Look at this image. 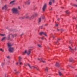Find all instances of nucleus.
<instances>
[{"label": "nucleus", "mask_w": 77, "mask_h": 77, "mask_svg": "<svg viewBox=\"0 0 77 77\" xmlns=\"http://www.w3.org/2000/svg\"><path fill=\"white\" fill-rule=\"evenodd\" d=\"M12 12L13 14H19V11L16 8H13L12 9Z\"/></svg>", "instance_id": "obj_1"}, {"label": "nucleus", "mask_w": 77, "mask_h": 77, "mask_svg": "<svg viewBox=\"0 0 77 77\" xmlns=\"http://www.w3.org/2000/svg\"><path fill=\"white\" fill-rule=\"evenodd\" d=\"M30 51H31V49H29L28 51H27L26 50L24 52H23V54H26V53L28 55H29L30 54Z\"/></svg>", "instance_id": "obj_2"}, {"label": "nucleus", "mask_w": 77, "mask_h": 77, "mask_svg": "<svg viewBox=\"0 0 77 77\" xmlns=\"http://www.w3.org/2000/svg\"><path fill=\"white\" fill-rule=\"evenodd\" d=\"M47 4L45 3L43 5L42 8V11H43V12H44V11H45V10L46 9V8H47Z\"/></svg>", "instance_id": "obj_3"}, {"label": "nucleus", "mask_w": 77, "mask_h": 77, "mask_svg": "<svg viewBox=\"0 0 77 77\" xmlns=\"http://www.w3.org/2000/svg\"><path fill=\"white\" fill-rule=\"evenodd\" d=\"M28 65L29 67V68H31V69H32L33 68H36V69L38 70H39V69L38 68H37L34 66H30V64L29 63H28Z\"/></svg>", "instance_id": "obj_4"}, {"label": "nucleus", "mask_w": 77, "mask_h": 77, "mask_svg": "<svg viewBox=\"0 0 77 77\" xmlns=\"http://www.w3.org/2000/svg\"><path fill=\"white\" fill-rule=\"evenodd\" d=\"M8 48V51L10 53H12V52H13L14 51V48L11 47Z\"/></svg>", "instance_id": "obj_5"}, {"label": "nucleus", "mask_w": 77, "mask_h": 77, "mask_svg": "<svg viewBox=\"0 0 77 77\" xmlns=\"http://www.w3.org/2000/svg\"><path fill=\"white\" fill-rule=\"evenodd\" d=\"M7 44L8 48L11 47L12 46V45L11 43L9 42H8V43H7Z\"/></svg>", "instance_id": "obj_6"}, {"label": "nucleus", "mask_w": 77, "mask_h": 77, "mask_svg": "<svg viewBox=\"0 0 77 77\" xmlns=\"http://www.w3.org/2000/svg\"><path fill=\"white\" fill-rule=\"evenodd\" d=\"M39 35H45V36H47V35L46 34V32H40Z\"/></svg>", "instance_id": "obj_7"}, {"label": "nucleus", "mask_w": 77, "mask_h": 77, "mask_svg": "<svg viewBox=\"0 0 77 77\" xmlns=\"http://www.w3.org/2000/svg\"><path fill=\"white\" fill-rule=\"evenodd\" d=\"M37 59L38 60H41L42 61V62H43V63H45V61L43 60H44V59H42V58H41L40 59L39 58H38Z\"/></svg>", "instance_id": "obj_8"}, {"label": "nucleus", "mask_w": 77, "mask_h": 77, "mask_svg": "<svg viewBox=\"0 0 77 77\" xmlns=\"http://www.w3.org/2000/svg\"><path fill=\"white\" fill-rule=\"evenodd\" d=\"M15 2V1H13L10 2V5H14V3Z\"/></svg>", "instance_id": "obj_9"}, {"label": "nucleus", "mask_w": 77, "mask_h": 77, "mask_svg": "<svg viewBox=\"0 0 77 77\" xmlns=\"http://www.w3.org/2000/svg\"><path fill=\"white\" fill-rule=\"evenodd\" d=\"M25 17L27 19L29 18V16L28 15V13H27L25 15Z\"/></svg>", "instance_id": "obj_10"}, {"label": "nucleus", "mask_w": 77, "mask_h": 77, "mask_svg": "<svg viewBox=\"0 0 77 77\" xmlns=\"http://www.w3.org/2000/svg\"><path fill=\"white\" fill-rule=\"evenodd\" d=\"M11 35L13 38H14V37H15V36H17V35L16 34H15L13 35L12 34H11Z\"/></svg>", "instance_id": "obj_11"}, {"label": "nucleus", "mask_w": 77, "mask_h": 77, "mask_svg": "<svg viewBox=\"0 0 77 77\" xmlns=\"http://www.w3.org/2000/svg\"><path fill=\"white\" fill-rule=\"evenodd\" d=\"M30 1L29 0L28 1L25 2V3L26 5H30Z\"/></svg>", "instance_id": "obj_12"}, {"label": "nucleus", "mask_w": 77, "mask_h": 77, "mask_svg": "<svg viewBox=\"0 0 77 77\" xmlns=\"http://www.w3.org/2000/svg\"><path fill=\"white\" fill-rule=\"evenodd\" d=\"M60 65V64L59 63H58L57 62H56V64L55 65L56 66H57V67H59V65Z\"/></svg>", "instance_id": "obj_13"}, {"label": "nucleus", "mask_w": 77, "mask_h": 77, "mask_svg": "<svg viewBox=\"0 0 77 77\" xmlns=\"http://www.w3.org/2000/svg\"><path fill=\"white\" fill-rule=\"evenodd\" d=\"M34 17H35V15H33L31 17H30L29 19L30 20H32L34 18Z\"/></svg>", "instance_id": "obj_14"}, {"label": "nucleus", "mask_w": 77, "mask_h": 77, "mask_svg": "<svg viewBox=\"0 0 77 77\" xmlns=\"http://www.w3.org/2000/svg\"><path fill=\"white\" fill-rule=\"evenodd\" d=\"M5 8L6 10L7 9V7H6V5H5L4 7H2V9L3 10L5 9Z\"/></svg>", "instance_id": "obj_15"}, {"label": "nucleus", "mask_w": 77, "mask_h": 77, "mask_svg": "<svg viewBox=\"0 0 77 77\" xmlns=\"http://www.w3.org/2000/svg\"><path fill=\"white\" fill-rule=\"evenodd\" d=\"M21 59H22L21 57L19 56V62H20L21 60Z\"/></svg>", "instance_id": "obj_16"}, {"label": "nucleus", "mask_w": 77, "mask_h": 77, "mask_svg": "<svg viewBox=\"0 0 77 77\" xmlns=\"http://www.w3.org/2000/svg\"><path fill=\"white\" fill-rule=\"evenodd\" d=\"M11 35V34H9L8 36V39H9L10 38V36Z\"/></svg>", "instance_id": "obj_17"}, {"label": "nucleus", "mask_w": 77, "mask_h": 77, "mask_svg": "<svg viewBox=\"0 0 77 77\" xmlns=\"http://www.w3.org/2000/svg\"><path fill=\"white\" fill-rule=\"evenodd\" d=\"M37 45H38V47L40 48H42V46H41V45H40L39 44H38Z\"/></svg>", "instance_id": "obj_18"}, {"label": "nucleus", "mask_w": 77, "mask_h": 77, "mask_svg": "<svg viewBox=\"0 0 77 77\" xmlns=\"http://www.w3.org/2000/svg\"><path fill=\"white\" fill-rule=\"evenodd\" d=\"M41 21V18H39L38 20V23H40Z\"/></svg>", "instance_id": "obj_19"}, {"label": "nucleus", "mask_w": 77, "mask_h": 77, "mask_svg": "<svg viewBox=\"0 0 77 77\" xmlns=\"http://www.w3.org/2000/svg\"><path fill=\"white\" fill-rule=\"evenodd\" d=\"M66 14H69V11H66Z\"/></svg>", "instance_id": "obj_20"}, {"label": "nucleus", "mask_w": 77, "mask_h": 77, "mask_svg": "<svg viewBox=\"0 0 77 77\" xmlns=\"http://www.w3.org/2000/svg\"><path fill=\"white\" fill-rule=\"evenodd\" d=\"M5 39H6V37H4L2 39V41H4V40H5Z\"/></svg>", "instance_id": "obj_21"}, {"label": "nucleus", "mask_w": 77, "mask_h": 77, "mask_svg": "<svg viewBox=\"0 0 77 77\" xmlns=\"http://www.w3.org/2000/svg\"><path fill=\"white\" fill-rule=\"evenodd\" d=\"M49 5H52V2H50L49 3Z\"/></svg>", "instance_id": "obj_22"}, {"label": "nucleus", "mask_w": 77, "mask_h": 77, "mask_svg": "<svg viewBox=\"0 0 77 77\" xmlns=\"http://www.w3.org/2000/svg\"><path fill=\"white\" fill-rule=\"evenodd\" d=\"M69 48L70 49V50H71V51H73V49H72V48H71V47L69 46Z\"/></svg>", "instance_id": "obj_23"}, {"label": "nucleus", "mask_w": 77, "mask_h": 77, "mask_svg": "<svg viewBox=\"0 0 77 77\" xmlns=\"http://www.w3.org/2000/svg\"><path fill=\"white\" fill-rule=\"evenodd\" d=\"M59 75H62V73H61V72H59Z\"/></svg>", "instance_id": "obj_24"}, {"label": "nucleus", "mask_w": 77, "mask_h": 77, "mask_svg": "<svg viewBox=\"0 0 77 77\" xmlns=\"http://www.w3.org/2000/svg\"><path fill=\"white\" fill-rule=\"evenodd\" d=\"M69 61L70 62H72V60H71V58H69Z\"/></svg>", "instance_id": "obj_25"}, {"label": "nucleus", "mask_w": 77, "mask_h": 77, "mask_svg": "<svg viewBox=\"0 0 77 77\" xmlns=\"http://www.w3.org/2000/svg\"><path fill=\"white\" fill-rule=\"evenodd\" d=\"M26 17H25V16L24 17H21V18L22 19H24Z\"/></svg>", "instance_id": "obj_26"}, {"label": "nucleus", "mask_w": 77, "mask_h": 77, "mask_svg": "<svg viewBox=\"0 0 77 77\" xmlns=\"http://www.w3.org/2000/svg\"><path fill=\"white\" fill-rule=\"evenodd\" d=\"M45 70L48 72V68H46V69H45Z\"/></svg>", "instance_id": "obj_27"}, {"label": "nucleus", "mask_w": 77, "mask_h": 77, "mask_svg": "<svg viewBox=\"0 0 77 77\" xmlns=\"http://www.w3.org/2000/svg\"><path fill=\"white\" fill-rule=\"evenodd\" d=\"M73 6H74V7H77V5H73Z\"/></svg>", "instance_id": "obj_28"}, {"label": "nucleus", "mask_w": 77, "mask_h": 77, "mask_svg": "<svg viewBox=\"0 0 77 77\" xmlns=\"http://www.w3.org/2000/svg\"><path fill=\"white\" fill-rule=\"evenodd\" d=\"M35 16H37V15H38V14H37V13H35V14H33Z\"/></svg>", "instance_id": "obj_29"}, {"label": "nucleus", "mask_w": 77, "mask_h": 77, "mask_svg": "<svg viewBox=\"0 0 77 77\" xmlns=\"http://www.w3.org/2000/svg\"><path fill=\"white\" fill-rule=\"evenodd\" d=\"M0 51H2L3 52L4 51V50H3V49H0Z\"/></svg>", "instance_id": "obj_30"}, {"label": "nucleus", "mask_w": 77, "mask_h": 77, "mask_svg": "<svg viewBox=\"0 0 77 77\" xmlns=\"http://www.w3.org/2000/svg\"><path fill=\"white\" fill-rule=\"evenodd\" d=\"M41 39H42V40H44V38L43 37H42L41 38Z\"/></svg>", "instance_id": "obj_31"}, {"label": "nucleus", "mask_w": 77, "mask_h": 77, "mask_svg": "<svg viewBox=\"0 0 77 77\" xmlns=\"http://www.w3.org/2000/svg\"><path fill=\"white\" fill-rule=\"evenodd\" d=\"M0 35H1V36H5V34H0Z\"/></svg>", "instance_id": "obj_32"}, {"label": "nucleus", "mask_w": 77, "mask_h": 77, "mask_svg": "<svg viewBox=\"0 0 77 77\" xmlns=\"http://www.w3.org/2000/svg\"><path fill=\"white\" fill-rule=\"evenodd\" d=\"M42 19H43V20H44V18H45L44 16H42Z\"/></svg>", "instance_id": "obj_33"}, {"label": "nucleus", "mask_w": 77, "mask_h": 77, "mask_svg": "<svg viewBox=\"0 0 77 77\" xmlns=\"http://www.w3.org/2000/svg\"><path fill=\"white\" fill-rule=\"evenodd\" d=\"M4 63H2V66H4Z\"/></svg>", "instance_id": "obj_34"}, {"label": "nucleus", "mask_w": 77, "mask_h": 77, "mask_svg": "<svg viewBox=\"0 0 77 77\" xmlns=\"http://www.w3.org/2000/svg\"><path fill=\"white\" fill-rule=\"evenodd\" d=\"M6 57L7 58V59H9L10 58L9 56H8L7 57Z\"/></svg>", "instance_id": "obj_35"}, {"label": "nucleus", "mask_w": 77, "mask_h": 77, "mask_svg": "<svg viewBox=\"0 0 77 77\" xmlns=\"http://www.w3.org/2000/svg\"><path fill=\"white\" fill-rule=\"evenodd\" d=\"M57 21H60V18H58L57 19Z\"/></svg>", "instance_id": "obj_36"}, {"label": "nucleus", "mask_w": 77, "mask_h": 77, "mask_svg": "<svg viewBox=\"0 0 77 77\" xmlns=\"http://www.w3.org/2000/svg\"><path fill=\"white\" fill-rule=\"evenodd\" d=\"M55 26H57H57H58V24H55Z\"/></svg>", "instance_id": "obj_37"}, {"label": "nucleus", "mask_w": 77, "mask_h": 77, "mask_svg": "<svg viewBox=\"0 0 77 77\" xmlns=\"http://www.w3.org/2000/svg\"><path fill=\"white\" fill-rule=\"evenodd\" d=\"M52 2L53 3H54V0H52Z\"/></svg>", "instance_id": "obj_38"}, {"label": "nucleus", "mask_w": 77, "mask_h": 77, "mask_svg": "<svg viewBox=\"0 0 77 77\" xmlns=\"http://www.w3.org/2000/svg\"><path fill=\"white\" fill-rule=\"evenodd\" d=\"M23 35V33H22V34L20 35L21 36Z\"/></svg>", "instance_id": "obj_39"}, {"label": "nucleus", "mask_w": 77, "mask_h": 77, "mask_svg": "<svg viewBox=\"0 0 77 77\" xmlns=\"http://www.w3.org/2000/svg\"><path fill=\"white\" fill-rule=\"evenodd\" d=\"M22 64V63H21V62H20V65H21Z\"/></svg>", "instance_id": "obj_40"}, {"label": "nucleus", "mask_w": 77, "mask_h": 77, "mask_svg": "<svg viewBox=\"0 0 77 77\" xmlns=\"http://www.w3.org/2000/svg\"><path fill=\"white\" fill-rule=\"evenodd\" d=\"M18 8L19 9H20V7L19 6L18 7Z\"/></svg>", "instance_id": "obj_41"}, {"label": "nucleus", "mask_w": 77, "mask_h": 77, "mask_svg": "<svg viewBox=\"0 0 77 77\" xmlns=\"http://www.w3.org/2000/svg\"><path fill=\"white\" fill-rule=\"evenodd\" d=\"M74 19H75V20L76 19V18H75V17H74L73 18Z\"/></svg>", "instance_id": "obj_42"}, {"label": "nucleus", "mask_w": 77, "mask_h": 77, "mask_svg": "<svg viewBox=\"0 0 77 77\" xmlns=\"http://www.w3.org/2000/svg\"><path fill=\"white\" fill-rule=\"evenodd\" d=\"M52 37L53 38H55V37L53 35Z\"/></svg>", "instance_id": "obj_43"}, {"label": "nucleus", "mask_w": 77, "mask_h": 77, "mask_svg": "<svg viewBox=\"0 0 77 77\" xmlns=\"http://www.w3.org/2000/svg\"><path fill=\"white\" fill-rule=\"evenodd\" d=\"M75 50L76 51V50H77V49H76V47L75 48Z\"/></svg>", "instance_id": "obj_44"}, {"label": "nucleus", "mask_w": 77, "mask_h": 77, "mask_svg": "<svg viewBox=\"0 0 77 77\" xmlns=\"http://www.w3.org/2000/svg\"><path fill=\"white\" fill-rule=\"evenodd\" d=\"M43 27V26H41V29H42V28Z\"/></svg>", "instance_id": "obj_45"}, {"label": "nucleus", "mask_w": 77, "mask_h": 77, "mask_svg": "<svg viewBox=\"0 0 77 77\" xmlns=\"http://www.w3.org/2000/svg\"><path fill=\"white\" fill-rule=\"evenodd\" d=\"M59 40H60V39L59 38L58 39V41H59Z\"/></svg>", "instance_id": "obj_46"}, {"label": "nucleus", "mask_w": 77, "mask_h": 77, "mask_svg": "<svg viewBox=\"0 0 77 77\" xmlns=\"http://www.w3.org/2000/svg\"><path fill=\"white\" fill-rule=\"evenodd\" d=\"M16 73H19V72H16Z\"/></svg>", "instance_id": "obj_47"}, {"label": "nucleus", "mask_w": 77, "mask_h": 77, "mask_svg": "<svg viewBox=\"0 0 77 77\" xmlns=\"http://www.w3.org/2000/svg\"><path fill=\"white\" fill-rule=\"evenodd\" d=\"M57 31H59V29H57Z\"/></svg>", "instance_id": "obj_48"}, {"label": "nucleus", "mask_w": 77, "mask_h": 77, "mask_svg": "<svg viewBox=\"0 0 77 77\" xmlns=\"http://www.w3.org/2000/svg\"><path fill=\"white\" fill-rule=\"evenodd\" d=\"M16 64H17V65H18V63H16Z\"/></svg>", "instance_id": "obj_49"}, {"label": "nucleus", "mask_w": 77, "mask_h": 77, "mask_svg": "<svg viewBox=\"0 0 77 77\" xmlns=\"http://www.w3.org/2000/svg\"><path fill=\"white\" fill-rule=\"evenodd\" d=\"M47 24H46L45 25V26H47Z\"/></svg>", "instance_id": "obj_50"}, {"label": "nucleus", "mask_w": 77, "mask_h": 77, "mask_svg": "<svg viewBox=\"0 0 77 77\" xmlns=\"http://www.w3.org/2000/svg\"><path fill=\"white\" fill-rule=\"evenodd\" d=\"M50 10H51H51H52V8H51V9Z\"/></svg>", "instance_id": "obj_51"}, {"label": "nucleus", "mask_w": 77, "mask_h": 77, "mask_svg": "<svg viewBox=\"0 0 77 77\" xmlns=\"http://www.w3.org/2000/svg\"><path fill=\"white\" fill-rule=\"evenodd\" d=\"M76 28H77V25H76Z\"/></svg>", "instance_id": "obj_52"}, {"label": "nucleus", "mask_w": 77, "mask_h": 77, "mask_svg": "<svg viewBox=\"0 0 77 77\" xmlns=\"http://www.w3.org/2000/svg\"><path fill=\"white\" fill-rule=\"evenodd\" d=\"M25 66H26V65L25 64Z\"/></svg>", "instance_id": "obj_53"}, {"label": "nucleus", "mask_w": 77, "mask_h": 77, "mask_svg": "<svg viewBox=\"0 0 77 77\" xmlns=\"http://www.w3.org/2000/svg\"><path fill=\"white\" fill-rule=\"evenodd\" d=\"M75 77H77V75L75 76Z\"/></svg>", "instance_id": "obj_54"}, {"label": "nucleus", "mask_w": 77, "mask_h": 77, "mask_svg": "<svg viewBox=\"0 0 77 77\" xmlns=\"http://www.w3.org/2000/svg\"><path fill=\"white\" fill-rule=\"evenodd\" d=\"M76 2H77V0H76Z\"/></svg>", "instance_id": "obj_55"}, {"label": "nucleus", "mask_w": 77, "mask_h": 77, "mask_svg": "<svg viewBox=\"0 0 77 77\" xmlns=\"http://www.w3.org/2000/svg\"><path fill=\"white\" fill-rule=\"evenodd\" d=\"M39 41V42H41V41Z\"/></svg>", "instance_id": "obj_56"}, {"label": "nucleus", "mask_w": 77, "mask_h": 77, "mask_svg": "<svg viewBox=\"0 0 77 77\" xmlns=\"http://www.w3.org/2000/svg\"><path fill=\"white\" fill-rule=\"evenodd\" d=\"M14 71H16V70H14Z\"/></svg>", "instance_id": "obj_57"}, {"label": "nucleus", "mask_w": 77, "mask_h": 77, "mask_svg": "<svg viewBox=\"0 0 77 77\" xmlns=\"http://www.w3.org/2000/svg\"><path fill=\"white\" fill-rule=\"evenodd\" d=\"M57 42H56V43H57Z\"/></svg>", "instance_id": "obj_58"}, {"label": "nucleus", "mask_w": 77, "mask_h": 77, "mask_svg": "<svg viewBox=\"0 0 77 77\" xmlns=\"http://www.w3.org/2000/svg\"><path fill=\"white\" fill-rule=\"evenodd\" d=\"M51 1V0H50Z\"/></svg>", "instance_id": "obj_59"}]
</instances>
